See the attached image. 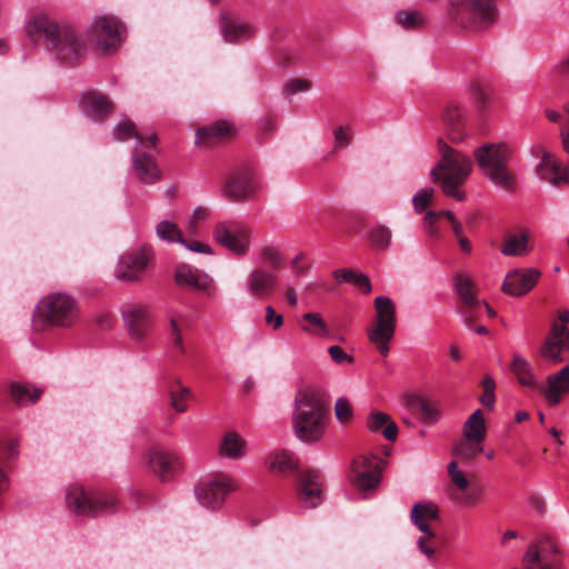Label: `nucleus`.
Instances as JSON below:
<instances>
[{"instance_id": "nucleus-15", "label": "nucleus", "mask_w": 569, "mask_h": 569, "mask_svg": "<svg viewBox=\"0 0 569 569\" xmlns=\"http://www.w3.org/2000/svg\"><path fill=\"white\" fill-rule=\"evenodd\" d=\"M176 282L179 286L188 287L206 296L212 297L217 293V286L213 278L189 264L178 266L176 269Z\"/></svg>"}, {"instance_id": "nucleus-32", "label": "nucleus", "mask_w": 569, "mask_h": 569, "mask_svg": "<svg viewBox=\"0 0 569 569\" xmlns=\"http://www.w3.org/2000/svg\"><path fill=\"white\" fill-rule=\"evenodd\" d=\"M463 438L476 442H482L486 439L487 427L480 409L473 411L462 428Z\"/></svg>"}, {"instance_id": "nucleus-44", "label": "nucleus", "mask_w": 569, "mask_h": 569, "mask_svg": "<svg viewBox=\"0 0 569 569\" xmlns=\"http://www.w3.org/2000/svg\"><path fill=\"white\" fill-rule=\"evenodd\" d=\"M10 393L12 400L19 406H27L29 403L36 402L41 391L38 389H33L29 386L21 383H12L10 387Z\"/></svg>"}, {"instance_id": "nucleus-35", "label": "nucleus", "mask_w": 569, "mask_h": 569, "mask_svg": "<svg viewBox=\"0 0 569 569\" xmlns=\"http://www.w3.org/2000/svg\"><path fill=\"white\" fill-rule=\"evenodd\" d=\"M246 443L236 432H228L219 442V455L223 458L239 459L244 455Z\"/></svg>"}, {"instance_id": "nucleus-34", "label": "nucleus", "mask_w": 569, "mask_h": 569, "mask_svg": "<svg viewBox=\"0 0 569 569\" xmlns=\"http://www.w3.org/2000/svg\"><path fill=\"white\" fill-rule=\"evenodd\" d=\"M511 371L520 385L538 390L539 383L536 380L531 365L520 355H513Z\"/></svg>"}, {"instance_id": "nucleus-55", "label": "nucleus", "mask_w": 569, "mask_h": 569, "mask_svg": "<svg viewBox=\"0 0 569 569\" xmlns=\"http://www.w3.org/2000/svg\"><path fill=\"white\" fill-rule=\"evenodd\" d=\"M335 147L343 148L347 147L352 139V129L350 126H339L333 131Z\"/></svg>"}, {"instance_id": "nucleus-4", "label": "nucleus", "mask_w": 569, "mask_h": 569, "mask_svg": "<svg viewBox=\"0 0 569 569\" xmlns=\"http://www.w3.org/2000/svg\"><path fill=\"white\" fill-rule=\"evenodd\" d=\"M438 146L441 159L430 171L431 179L433 182L441 181L446 196L462 201L466 194L460 190V186L471 172L472 162L467 156L450 148L442 138H439Z\"/></svg>"}, {"instance_id": "nucleus-50", "label": "nucleus", "mask_w": 569, "mask_h": 569, "mask_svg": "<svg viewBox=\"0 0 569 569\" xmlns=\"http://www.w3.org/2000/svg\"><path fill=\"white\" fill-rule=\"evenodd\" d=\"M448 475L450 477L451 482L455 486H457L459 490H465L470 485L466 473L458 468V463L456 460L449 462Z\"/></svg>"}, {"instance_id": "nucleus-53", "label": "nucleus", "mask_w": 569, "mask_h": 569, "mask_svg": "<svg viewBox=\"0 0 569 569\" xmlns=\"http://www.w3.org/2000/svg\"><path fill=\"white\" fill-rule=\"evenodd\" d=\"M335 415L339 422L347 423L352 418V408L347 398H339L335 405Z\"/></svg>"}, {"instance_id": "nucleus-46", "label": "nucleus", "mask_w": 569, "mask_h": 569, "mask_svg": "<svg viewBox=\"0 0 569 569\" xmlns=\"http://www.w3.org/2000/svg\"><path fill=\"white\" fill-rule=\"evenodd\" d=\"M483 487L479 485H469L467 489L456 493L458 503L462 507H472L481 502L483 498Z\"/></svg>"}, {"instance_id": "nucleus-48", "label": "nucleus", "mask_w": 569, "mask_h": 569, "mask_svg": "<svg viewBox=\"0 0 569 569\" xmlns=\"http://www.w3.org/2000/svg\"><path fill=\"white\" fill-rule=\"evenodd\" d=\"M396 20L405 29H413L423 22L422 16L418 11L412 10L398 11Z\"/></svg>"}, {"instance_id": "nucleus-8", "label": "nucleus", "mask_w": 569, "mask_h": 569, "mask_svg": "<svg viewBox=\"0 0 569 569\" xmlns=\"http://www.w3.org/2000/svg\"><path fill=\"white\" fill-rule=\"evenodd\" d=\"M66 502L70 511L80 516L96 517L116 509V499L112 495L87 493L80 486L68 488Z\"/></svg>"}, {"instance_id": "nucleus-49", "label": "nucleus", "mask_w": 569, "mask_h": 569, "mask_svg": "<svg viewBox=\"0 0 569 569\" xmlns=\"http://www.w3.org/2000/svg\"><path fill=\"white\" fill-rule=\"evenodd\" d=\"M435 194L432 187H426L418 190L412 197V203L416 212H422L431 201Z\"/></svg>"}, {"instance_id": "nucleus-37", "label": "nucleus", "mask_w": 569, "mask_h": 569, "mask_svg": "<svg viewBox=\"0 0 569 569\" xmlns=\"http://www.w3.org/2000/svg\"><path fill=\"white\" fill-rule=\"evenodd\" d=\"M150 134L142 136L140 134L134 123L128 119L127 117H123L120 119L116 128L113 129V138L118 141H127L130 139H136L137 143L136 146L143 147V143L148 141Z\"/></svg>"}, {"instance_id": "nucleus-21", "label": "nucleus", "mask_w": 569, "mask_h": 569, "mask_svg": "<svg viewBox=\"0 0 569 569\" xmlns=\"http://www.w3.org/2000/svg\"><path fill=\"white\" fill-rule=\"evenodd\" d=\"M299 497L309 508H315L323 500V488L320 475L315 470H307L299 477Z\"/></svg>"}, {"instance_id": "nucleus-31", "label": "nucleus", "mask_w": 569, "mask_h": 569, "mask_svg": "<svg viewBox=\"0 0 569 569\" xmlns=\"http://www.w3.org/2000/svg\"><path fill=\"white\" fill-rule=\"evenodd\" d=\"M300 330L309 336L329 338L330 330L322 316L318 312H307L299 320Z\"/></svg>"}, {"instance_id": "nucleus-47", "label": "nucleus", "mask_w": 569, "mask_h": 569, "mask_svg": "<svg viewBox=\"0 0 569 569\" xmlns=\"http://www.w3.org/2000/svg\"><path fill=\"white\" fill-rule=\"evenodd\" d=\"M481 386H482L483 392L480 396L479 401L481 402V405L485 408L492 411L495 409V405H496V395H495L496 382L490 376H487L482 379Z\"/></svg>"}, {"instance_id": "nucleus-3", "label": "nucleus", "mask_w": 569, "mask_h": 569, "mask_svg": "<svg viewBox=\"0 0 569 569\" xmlns=\"http://www.w3.org/2000/svg\"><path fill=\"white\" fill-rule=\"evenodd\" d=\"M512 154V147L506 142L485 143L475 150V158L483 177L503 191H512L517 186L510 167Z\"/></svg>"}, {"instance_id": "nucleus-20", "label": "nucleus", "mask_w": 569, "mask_h": 569, "mask_svg": "<svg viewBox=\"0 0 569 569\" xmlns=\"http://www.w3.org/2000/svg\"><path fill=\"white\" fill-rule=\"evenodd\" d=\"M540 276L535 268L515 269L506 276L502 290L511 296H522L533 288Z\"/></svg>"}, {"instance_id": "nucleus-42", "label": "nucleus", "mask_w": 569, "mask_h": 569, "mask_svg": "<svg viewBox=\"0 0 569 569\" xmlns=\"http://www.w3.org/2000/svg\"><path fill=\"white\" fill-rule=\"evenodd\" d=\"M368 240L378 250H387L391 244L392 231L385 224H373L368 229Z\"/></svg>"}, {"instance_id": "nucleus-9", "label": "nucleus", "mask_w": 569, "mask_h": 569, "mask_svg": "<svg viewBox=\"0 0 569 569\" xmlns=\"http://www.w3.org/2000/svg\"><path fill=\"white\" fill-rule=\"evenodd\" d=\"M124 32V26L111 16L94 17L88 29L90 39L103 52L116 50L121 44Z\"/></svg>"}, {"instance_id": "nucleus-62", "label": "nucleus", "mask_w": 569, "mask_h": 569, "mask_svg": "<svg viewBox=\"0 0 569 569\" xmlns=\"http://www.w3.org/2000/svg\"><path fill=\"white\" fill-rule=\"evenodd\" d=\"M355 274H356L355 270L347 269V268L338 269L333 272V277H335V280L337 281V283H342V282L352 283Z\"/></svg>"}, {"instance_id": "nucleus-22", "label": "nucleus", "mask_w": 569, "mask_h": 569, "mask_svg": "<svg viewBox=\"0 0 569 569\" xmlns=\"http://www.w3.org/2000/svg\"><path fill=\"white\" fill-rule=\"evenodd\" d=\"M220 30L226 42H240L253 33L252 26L238 16L226 12L220 16Z\"/></svg>"}, {"instance_id": "nucleus-56", "label": "nucleus", "mask_w": 569, "mask_h": 569, "mask_svg": "<svg viewBox=\"0 0 569 569\" xmlns=\"http://www.w3.org/2000/svg\"><path fill=\"white\" fill-rule=\"evenodd\" d=\"M167 336L174 348H177L180 352H184L182 337L178 323L174 319L170 320L169 328L167 329Z\"/></svg>"}, {"instance_id": "nucleus-23", "label": "nucleus", "mask_w": 569, "mask_h": 569, "mask_svg": "<svg viewBox=\"0 0 569 569\" xmlns=\"http://www.w3.org/2000/svg\"><path fill=\"white\" fill-rule=\"evenodd\" d=\"M441 119L452 141H461L466 137V113L458 103L453 101L446 103Z\"/></svg>"}, {"instance_id": "nucleus-26", "label": "nucleus", "mask_w": 569, "mask_h": 569, "mask_svg": "<svg viewBox=\"0 0 569 569\" xmlns=\"http://www.w3.org/2000/svg\"><path fill=\"white\" fill-rule=\"evenodd\" d=\"M538 174L542 180L552 186H559L562 182L569 181V169L562 168L550 152H543L538 166Z\"/></svg>"}, {"instance_id": "nucleus-64", "label": "nucleus", "mask_w": 569, "mask_h": 569, "mask_svg": "<svg viewBox=\"0 0 569 569\" xmlns=\"http://www.w3.org/2000/svg\"><path fill=\"white\" fill-rule=\"evenodd\" d=\"M566 122L562 124L560 129V138H561V144L562 149L569 153V116H566Z\"/></svg>"}, {"instance_id": "nucleus-40", "label": "nucleus", "mask_w": 569, "mask_h": 569, "mask_svg": "<svg viewBox=\"0 0 569 569\" xmlns=\"http://www.w3.org/2000/svg\"><path fill=\"white\" fill-rule=\"evenodd\" d=\"M269 467L282 473L293 472L298 468V460L291 451L282 450L269 457Z\"/></svg>"}, {"instance_id": "nucleus-54", "label": "nucleus", "mask_w": 569, "mask_h": 569, "mask_svg": "<svg viewBox=\"0 0 569 569\" xmlns=\"http://www.w3.org/2000/svg\"><path fill=\"white\" fill-rule=\"evenodd\" d=\"M261 259L268 267L273 269H279L282 263V257L279 251L270 246L262 248Z\"/></svg>"}, {"instance_id": "nucleus-17", "label": "nucleus", "mask_w": 569, "mask_h": 569, "mask_svg": "<svg viewBox=\"0 0 569 569\" xmlns=\"http://www.w3.org/2000/svg\"><path fill=\"white\" fill-rule=\"evenodd\" d=\"M122 319L130 338L136 342H141L151 328L150 313L141 305H129L122 311Z\"/></svg>"}, {"instance_id": "nucleus-51", "label": "nucleus", "mask_w": 569, "mask_h": 569, "mask_svg": "<svg viewBox=\"0 0 569 569\" xmlns=\"http://www.w3.org/2000/svg\"><path fill=\"white\" fill-rule=\"evenodd\" d=\"M567 77H569V56L556 62L548 73L551 82H559Z\"/></svg>"}, {"instance_id": "nucleus-5", "label": "nucleus", "mask_w": 569, "mask_h": 569, "mask_svg": "<svg viewBox=\"0 0 569 569\" xmlns=\"http://www.w3.org/2000/svg\"><path fill=\"white\" fill-rule=\"evenodd\" d=\"M376 316L367 335L382 357L389 355V343L397 328V309L393 300L387 296H378L375 299Z\"/></svg>"}, {"instance_id": "nucleus-7", "label": "nucleus", "mask_w": 569, "mask_h": 569, "mask_svg": "<svg viewBox=\"0 0 569 569\" xmlns=\"http://www.w3.org/2000/svg\"><path fill=\"white\" fill-rule=\"evenodd\" d=\"M78 310L72 297L52 293L41 299L34 312V319L53 326H70L77 318Z\"/></svg>"}, {"instance_id": "nucleus-57", "label": "nucleus", "mask_w": 569, "mask_h": 569, "mask_svg": "<svg viewBox=\"0 0 569 569\" xmlns=\"http://www.w3.org/2000/svg\"><path fill=\"white\" fill-rule=\"evenodd\" d=\"M209 218V211L204 207H197L193 209L192 213L188 218L187 226L191 231H196L201 221H204Z\"/></svg>"}, {"instance_id": "nucleus-1", "label": "nucleus", "mask_w": 569, "mask_h": 569, "mask_svg": "<svg viewBox=\"0 0 569 569\" xmlns=\"http://www.w3.org/2000/svg\"><path fill=\"white\" fill-rule=\"evenodd\" d=\"M28 39L42 44L57 61L72 64L86 51L83 41L69 27H61L50 16L43 12L32 14L24 23Z\"/></svg>"}, {"instance_id": "nucleus-28", "label": "nucleus", "mask_w": 569, "mask_h": 569, "mask_svg": "<svg viewBox=\"0 0 569 569\" xmlns=\"http://www.w3.org/2000/svg\"><path fill=\"white\" fill-rule=\"evenodd\" d=\"M439 518L438 507L433 502H417L411 510V522L425 535L435 538L436 533L428 522Z\"/></svg>"}, {"instance_id": "nucleus-2", "label": "nucleus", "mask_w": 569, "mask_h": 569, "mask_svg": "<svg viewBox=\"0 0 569 569\" xmlns=\"http://www.w3.org/2000/svg\"><path fill=\"white\" fill-rule=\"evenodd\" d=\"M326 406L320 392L299 390L293 401L292 428L303 442L317 441L325 431Z\"/></svg>"}, {"instance_id": "nucleus-18", "label": "nucleus", "mask_w": 569, "mask_h": 569, "mask_svg": "<svg viewBox=\"0 0 569 569\" xmlns=\"http://www.w3.org/2000/svg\"><path fill=\"white\" fill-rule=\"evenodd\" d=\"M277 286L278 276L262 268L252 269L244 280L247 293L254 298H266L272 295Z\"/></svg>"}, {"instance_id": "nucleus-24", "label": "nucleus", "mask_w": 569, "mask_h": 569, "mask_svg": "<svg viewBox=\"0 0 569 569\" xmlns=\"http://www.w3.org/2000/svg\"><path fill=\"white\" fill-rule=\"evenodd\" d=\"M547 387L539 385L540 390L550 406L558 405L562 395L569 392V366L563 367L558 372L549 375Z\"/></svg>"}, {"instance_id": "nucleus-14", "label": "nucleus", "mask_w": 569, "mask_h": 569, "mask_svg": "<svg viewBox=\"0 0 569 569\" xmlns=\"http://www.w3.org/2000/svg\"><path fill=\"white\" fill-rule=\"evenodd\" d=\"M260 188L261 181L257 171L244 167L228 180L222 194L231 201H241L253 196Z\"/></svg>"}, {"instance_id": "nucleus-19", "label": "nucleus", "mask_w": 569, "mask_h": 569, "mask_svg": "<svg viewBox=\"0 0 569 569\" xmlns=\"http://www.w3.org/2000/svg\"><path fill=\"white\" fill-rule=\"evenodd\" d=\"M563 352H569V329L555 322L552 323L549 337L541 348V356L557 363L562 361Z\"/></svg>"}, {"instance_id": "nucleus-6", "label": "nucleus", "mask_w": 569, "mask_h": 569, "mask_svg": "<svg viewBox=\"0 0 569 569\" xmlns=\"http://www.w3.org/2000/svg\"><path fill=\"white\" fill-rule=\"evenodd\" d=\"M448 14L459 27L480 31L495 22L497 10L491 0H459L451 4Z\"/></svg>"}, {"instance_id": "nucleus-52", "label": "nucleus", "mask_w": 569, "mask_h": 569, "mask_svg": "<svg viewBox=\"0 0 569 569\" xmlns=\"http://www.w3.org/2000/svg\"><path fill=\"white\" fill-rule=\"evenodd\" d=\"M311 88V82L306 79L295 78L289 80L283 87V93L290 98L297 93L307 92Z\"/></svg>"}, {"instance_id": "nucleus-36", "label": "nucleus", "mask_w": 569, "mask_h": 569, "mask_svg": "<svg viewBox=\"0 0 569 569\" xmlns=\"http://www.w3.org/2000/svg\"><path fill=\"white\" fill-rule=\"evenodd\" d=\"M166 388L170 397V406L177 412L187 410V400L191 395L189 388L183 387L178 379H172L167 382Z\"/></svg>"}, {"instance_id": "nucleus-30", "label": "nucleus", "mask_w": 569, "mask_h": 569, "mask_svg": "<svg viewBox=\"0 0 569 569\" xmlns=\"http://www.w3.org/2000/svg\"><path fill=\"white\" fill-rule=\"evenodd\" d=\"M177 463V458L170 453L160 450H152L149 453V465L161 481H167L171 478Z\"/></svg>"}, {"instance_id": "nucleus-61", "label": "nucleus", "mask_w": 569, "mask_h": 569, "mask_svg": "<svg viewBox=\"0 0 569 569\" xmlns=\"http://www.w3.org/2000/svg\"><path fill=\"white\" fill-rule=\"evenodd\" d=\"M352 283L357 288L361 289L365 293H370L372 290L370 280H369L368 276H366L365 273L356 272Z\"/></svg>"}, {"instance_id": "nucleus-38", "label": "nucleus", "mask_w": 569, "mask_h": 569, "mask_svg": "<svg viewBox=\"0 0 569 569\" xmlns=\"http://www.w3.org/2000/svg\"><path fill=\"white\" fill-rule=\"evenodd\" d=\"M453 287L465 307L475 308L479 305L472 291L471 280L463 273H457L453 277Z\"/></svg>"}, {"instance_id": "nucleus-12", "label": "nucleus", "mask_w": 569, "mask_h": 569, "mask_svg": "<svg viewBox=\"0 0 569 569\" xmlns=\"http://www.w3.org/2000/svg\"><path fill=\"white\" fill-rule=\"evenodd\" d=\"M157 137L151 133L143 147L136 146L132 153V172L143 184H153L160 180V170L154 161Z\"/></svg>"}, {"instance_id": "nucleus-33", "label": "nucleus", "mask_w": 569, "mask_h": 569, "mask_svg": "<svg viewBox=\"0 0 569 569\" xmlns=\"http://www.w3.org/2000/svg\"><path fill=\"white\" fill-rule=\"evenodd\" d=\"M529 231L521 230L518 233L508 234L501 246V253L505 256H523L529 251Z\"/></svg>"}, {"instance_id": "nucleus-27", "label": "nucleus", "mask_w": 569, "mask_h": 569, "mask_svg": "<svg viewBox=\"0 0 569 569\" xmlns=\"http://www.w3.org/2000/svg\"><path fill=\"white\" fill-rule=\"evenodd\" d=\"M407 405L417 408L421 419L427 423H436L441 418V403L436 398L410 393L406 397Z\"/></svg>"}, {"instance_id": "nucleus-58", "label": "nucleus", "mask_w": 569, "mask_h": 569, "mask_svg": "<svg viewBox=\"0 0 569 569\" xmlns=\"http://www.w3.org/2000/svg\"><path fill=\"white\" fill-rule=\"evenodd\" d=\"M264 322L273 329H279L283 325V317L280 313H277L271 306H267Z\"/></svg>"}, {"instance_id": "nucleus-29", "label": "nucleus", "mask_w": 569, "mask_h": 569, "mask_svg": "<svg viewBox=\"0 0 569 569\" xmlns=\"http://www.w3.org/2000/svg\"><path fill=\"white\" fill-rule=\"evenodd\" d=\"M367 428L371 432L381 430L383 437L389 441H395L398 436V427L388 413L373 410L367 419Z\"/></svg>"}, {"instance_id": "nucleus-11", "label": "nucleus", "mask_w": 569, "mask_h": 569, "mask_svg": "<svg viewBox=\"0 0 569 569\" xmlns=\"http://www.w3.org/2000/svg\"><path fill=\"white\" fill-rule=\"evenodd\" d=\"M214 240L237 257H244L251 246L249 229L237 221H221L213 228Z\"/></svg>"}, {"instance_id": "nucleus-43", "label": "nucleus", "mask_w": 569, "mask_h": 569, "mask_svg": "<svg viewBox=\"0 0 569 569\" xmlns=\"http://www.w3.org/2000/svg\"><path fill=\"white\" fill-rule=\"evenodd\" d=\"M523 567L525 569H555L556 562L542 556L537 545L532 543L523 557Z\"/></svg>"}, {"instance_id": "nucleus-59", "label": "nucleus", "mask_w": 569, "mask_h": 569, "mask_svg": "<svg viewBox=\"0 0 569 569\" xmlns=\"http://www.w3.org/2000/svg\"><path fill=\"white\" fill-rule=\"evenodd\" d=\"M328 352H329L330 357L332 358V360L338 365L352 362V357L347 355L343 351V349L340 348L339 346L329 347Z\"/></svg>"}, {"instance_id": "nucleus-45", "label": "nucleus", "mask_w": 569, "mask_h": 569, "mask_svg": "<svg viewBox=\"0 0 569 569\" xmlns=\"http://www.w3.org/2000/svg\"><path fill=\"white\" fill-rule=\"evenodd\" d=\"M481 451V442H476L466 438L457 441L452 449L455 456L466 461L475 459Z\"/></svg>"}, {"instance_id": "nucleus-60", "label": "nucleus", "mask_w": 569, "mask_h": 569, "mask_svg": "<svg viewBox=\"0 0 569 569\" xmlns=\"http://www.w3.org/2000/svg\"><path fill=\"white\" fill-rule=\"evenodd\" d=\"M180 244L192 252L203 253V254H213L212 247L207 243L200 242V241L188 242L184 239V243H180Z\"/></svg>"}, {"instance_id": "nucleus-16", "label": "nucleus", "mask_w": 569, "mask_h": 569, "mask_svg": "<svg viewBox=\"0 0 569 569\" xmlns=\"http://www.w3.org/2000/svg\"><path fill=\"white\" fill-rule=\"evenodd\" d=\"M149 263V253L144 248L119 257L114 274L120 280L138 281Z\"/></svg>"}, {"instance_id": "nucleus-63", "label": "nucleus", "mask_w": 569, "mask_h": 569, "mask_svg": "<svg viewBox=\"0 0 569 569\" xmlns=\"http://www.w3.org/2000/svg\"><path fill=\"white\" fill-rule=\"evenodd\" d=\"M438 220V213L436 211H428L425 214L423 222L428 228V231L431 236H436L437 230L435 228V223Z\"/></svg>"}, {"instance_id": "nucleus-13", "label": "nucleus", "mask_w": 569, "mask_h": 569, "mask_svg": "<svg viewBox=\"0 0 569 569\" xmlns=\"http://www.w3.org/2000/svg\"><path fill=\"white\" fill-rule=\"evenodd\" d=\"M382 461L377 462L375 456H359L351 465L350 481L359 490L367 492L376 489L380 482L383 467Z\"/></svg>"}, {"instance_id": "nucleus-10", "label": "nucleus", "mask_w": 569, "mask_h": 569, "mask_svg": "<svg viewBox=\"0 0 569 569\" xmlns=\"http://www.w3.org/2000/svg\"><path fill=\"white\" fill-rule=\"evenodd\" d=\"M237 489L238 483L233 478L226 475H216L199 481L193 491L196 499L202 507L214 510L221 506L228 493Z\"/></svg>"}, {"instance_id": "nucleus-41", "label": "nucleus", "mask_w": 569, "mask_h": 569, "mask_svg": "<svg viewBox=\"0 0 569 569\" xmlns=\"http://www.w3.org/2000/svg\"><path fill=\"white\" fill-rule=\"evenodd\" d=\"M229 131V126L227 122L218 121L213 124L199 128L196 131V143L197 144H209L214 139L221 138L226 136Z\"/></svg>"}, {"instance_id": "nucleus-39", "label": "nucleus", "mask_w": 569, "mask_h": 569, "mask_svg": "<svg viewBox=\"0 0 569 569\" xmlns=\"http://www.w3.org/2000/svg\"><path fill=\"white\" fill-rule=\"evenodd\" d=\"M157 237L168 243H184V238L178 224L169 219L159 221L156 226Z\"/></svg>"}, {"instance_id": "nucleus-25", "label": "nucleus", "mask_w": 569, "mask_h": 569, "mask_svg": "<svg viewBox=\"0 0 569 569\" xmlns=\"http://www.w3.org/2000/svg\"><path fill=\"white\" fill-rule=\"evenodd\" d=\"M83 116L93 121L103 118L112 108V103L101 93L87 91L79 101Z\"/></svg>"}]
</instances>
